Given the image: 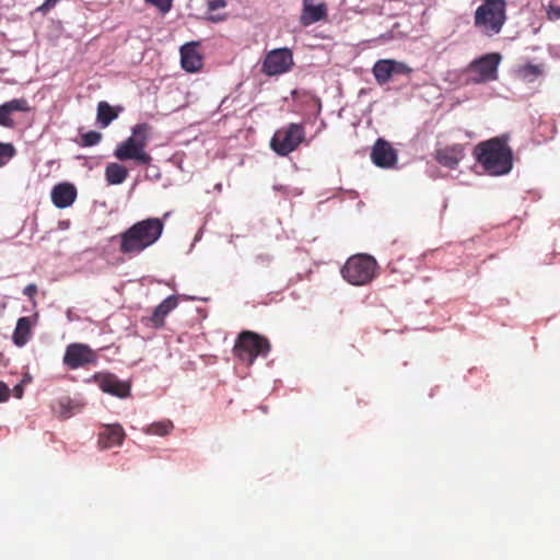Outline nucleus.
Segmentation results:
<instances>
[{"mask_svg":"<svg viewBox=\"0 0 560 560\" xmlns=\"http://www.w3.org/2000/svg\"><path fill=\"white\" fill-rule=\"evenodd\" d=\"M474 155L485 172L491 176H502L513 167V151L509 145V136L502 135L478 143Z\"/></svg>","mask_w":560,"mask_h":560,"instance_id":"f257e3e1","label":"nucleus"},{"mask_svg":"<svg viewBox=\"0 0 560 560\" xmlns=\"http://www.w3.org/2000/svg\"><path fill=\"white\" fill-rule=\"evenodd\" d=\"M164 222L159 218H148L133 223L120 233L119 252L124 255H136L152 246L161 237Z\"/></svg>","mask_w":560,"mask_h":560,"instance_id":"f03ea898","label":"nucleus"},{"mask_svg":"<svg viewBox=\"0 0 560 560\" xmlns=\"http://www.w3.org/2000/svg\"><path fill=\"white\" fill-rule=\"evenodd\" d=\"M152 126L148 122H140L131 128V135L120 142L114 156L118 161H133L138 165L148 166L152 162V156L145 151V148L152 136Z\"/></svg>","mask_w":560,"mask_h":560,"instance_id":"7ed1b4c3","label":"nucleus"},{"mask_svg":"<svg viewBox=\"0 0 560 560\" xmlns=\"http://www.w3.org/2000/svg\"><path fill=\"white\" fill-rule=\"evenodd\" d=\"M505 21V0H483L475 12V26L487 36L499 34Z\"/></svg>","mask_w":560,"mask_h":560,"instance_id":"20e7f679","label":"nucleus"},{"mask_svg":"<svg viewBox=\"0 0 560 560\" xmlns=\"http://www.w3.org/2000/svg\"><path fill=\"white\" fill-rule=\"evenodd\" d=\"M377 269L378 265L373 256L357 254L347 259L341 275L352 285H365L376 277Z\"/></svg>","mask_w":560,"mask_h":560,"instance_id":"39448f33","label":"nucleus"},{"mask_svg":"<svg viewBox=\"0 0 560 560\" xmlns=\"http://www.w3.org/2000/svg\"><path fill=\"white\" fill-rule=\"evenodd\" d=\"M271 345L269 340L250 330L242 331L235 341L233 354L242 362L252 365L257 357H267Z\"/></svg>","mask_w":560,"mask_h":560,"instance_id":"423d86ee","label":"nucleus"},{"mask_svg":"<svg viewBox=\"0 0 560 560\" xmlns=\"http://www.w3.org/2000/svg\"><path fill=\"white\" fill-rule=\"evenodd\" d=\"M304 142L306 145L310 144L308 141H305L304 126L302 124L291 122L275 132L270 140V147L278 155L287 156Z\"/></svg>","mask_w":560,"mask_h":560,"instance_id":"0eeeda50","label":"nucleus"},{"mask_svg":"<svg viewBox=\"0 0 560 560\" xmlns=\"http://www.w3.org/2000/svg\"><path fill=\"white\" fill-rule=\"evenodd\" d=\"M501 62V55L490 52L472 60L467 68L470 74L469 81L474 84H481L498 79V67Z\"/></svg>","mask_w":560,"mask_h":560,"instance_id":"6e6552de","label":"nucleus"},{"mask_svg":"<svg viewBox=\"0 0 560 560\" xmlns=\"http://www.w3.org/2000/svg\"><path fill=\"white\" fill-rule=\"evenodd\" d=\"M294 65L292 50L289 48H276L269 51L262 61L261 72L268 77L280 75L289 72Z\"/></svg>","mask_w":560,"mask_h":560,"instance_id":"1a4fd4ad","label":"nucleus"},{"mask_svg":"<svg viewBox=\"0 0 560 560\" xmlns=\"http://www.w3.org/2000/svg\"><path fill=\"white\" fill-rule=\"evenodd\" d=\"M62 362L70 370L97 363L96 352L86 343L73 342L67 346Z\"/></svg>","mask_w":560,"mask_h":560,"instance_id":"9d476101","label":"nucleus"},{"mask_svg":"<svg viewBox=\"0 0 560 560\" xmlns=\"http://www.w3.org/2000/svg\"><path fill=\"white\" fill-rule=\"evenodd\" d=\"M372 72L375 81L380 85H384L389 82L393 75H409L412 72V69L401 61L394 59H380L374 63Z\"/></svg>","mask_w":560,"mask_h":560,"instance_id":"9b49d317","label":"nucleus"},{"mask_svg":"<svg viewBox=\"0 0 560 560\" xmlns=\"http://www.w3.org/2000/svg\"><path fill=\"white\" fill-rule=\"evenodd\" d=\"M371 160L378 167L390 168L397 164L398 155L388 141L380 138L372 147Z\"/></svg>","mask_w":560,"mask_h":560,"instance_id":"f8f14e48","label":"nucleus"},{"mask_svg":"<svg viewBox=\"0 0 560 560\" xmlns=\"http://www.w3.org/2000/svg\"><path fill=\"white\" fill-rule=\"evenodd\" d=\"M93 380L104 393L119 398L130 395L129 384L120 381L115 374L98 372L93 375Z\"/></svg>","mask_w":560,"mask_h":560,"instance_id":"ddd939ff","label":"nucleus"},{"mask_svg":"<svg viewBox=\"0 0 560 560\" xmlns=\"http://www.w3.org/2000/svg\"><path fill=\"white\" fill-rule=\"evenodd\" d=\"M327 18V5L319 0H302L300 23L310 26Z\"/></svg>","mask_w":560,"mask_h":560,"instance_id":"4468645a","label":"nucleus"},{"mask_svg":"<svg viewBox=\"0 0 560 560\" xmlns=\"http://www.w3.org/2000/svg\"><path fill=\"white\" fill-rule=\"evenodd\" d=\"M180 65L187 72H198L203 65L202 55L199 51V43L191 42L180 47Z\"/></svg>","mask_w":560,"mask_h":560,"instance_id":"2eb2a0df","label":"nucleus"},{"mask_svg":"<svg viewBox=\"0 0 560 560\" xmlns=\"http://www.w3.org/2000/svg\"><path fill=\"white\" fill-rule=\"evenodd\" d=\"M465 156L463 144L446 145L435 151V160L439 164L450 170H455Z\"/></svg>","mask_w":560,"mask_h":560,"instance_id":"dca6fc26","label":"nucleus"},{"mask_svg":"<svg viewBox=\"0 0 560 560\" xmlns=\"http://www.w3.org/2000/svg\"><path fill=\"white\" fill-rule=\"evenodd\" d=\"M126 438L124 428L119 423L104 424L98 433V445L101 448L120 446Z\"/></svg>","mask_w":560,"mask_h":560,"instance_id":"f3484780","label":"nucleus"},{"mask_svg":"<svg viewBox=\"0 0 560 560\" xmlns=\"http://www.w3.org/2000/svg\"><path fill=\"white\" fill-rule=\"evenodd\" d=\"M77 198V188L70 183H60L51 189V201L59 208L65 209L70 207Z\"/></svg>","mask_w":560,"mask_h":560,"instance_id":"a211bd4d","label":"nucleus"},{"mask_svg":"<svg viewBox=\"0 0 560 560\" xmlns=\"http://www.w3.org/2000/svg\"><path fill=\"white\" fill-rule=\"evenodd\" d=\"M30 110L31 107L25 98H14L0 105V126L5 128L14 127V121L11 118V114L13 112L27 113Z\"/></svg>","mask_w":560,"mask_h":560,"instance_id":"6ab92c4d","label":"nucleus"},{"mask_svg":"<svg viewBox=\"0 0 560 560\" xmlns=\"http://www.w3.org/2000/svg\"><path fill=\"white\" fill-rule=\"evenodd\" d=\"M178 299L175 295H170L163 300L153 311L150 322L154 328L164 326L165 317L177 307Z\"/></svg>","mask_w":560,"mask_h":560,"instance_id":"aec40b11","label":"nucleus"},{"mask_svg":"<svg viewBox=\"0 0 560 560\" xmlns=\"http://www.w3.org/2000/svg\"><path fill=\"white\" fill-rule=\"evenodd\" d=\"M31 337V319L30 317H21L18 319L16 327L13 331V342L18 347L24 346Z\"/></svg>","mask_w":560,"mask_h":560,"instance_id":"412c9836","label":"nucleus"},{"mask_svg":"<svg viewBox=\"0 0 560 560\" xmlns=\"http://www.w3.org/2000/svg\"><path fill=\"white\" fill-rule=\"evenodd\" d=\"M118 110L112 107L107 102L101 101L97 104L96 120L102 128H106L118 117Z\"/></svg>","mask_w":560,"mask_h":560,"instance_id":"4be33fe9","label":"nucleus"},{"mask_svg":"<svg viewBox=\"0 0 560 560\" xmlns=\"http://www.w3.org/2000/svg\"><path fill=\"white\" fill-rule=\"evenodd\" d=\"M105 177L108 184L119 185L128 177V170L118 163H109L105 168Z\"/></svg>","mask_w":560,"mask_h":560,"instance_id":"5701e85b","label":"nucleus"},{"mask_svg":"<svg viewBox=\"0 0 560 560\" xmlns=\"http://www.w3.org/2000/svg\"><path fill=\"white\" fill-rule=\"evenodd\" d=\"M174 429V423L170 419L153 422L143 428L142 431L148 435L165 436L168 435Z\"/></svg>","mask_w":560,"mask_h":560,"instance_id":"b1692460","label":"nucleus"},{"mask_svg":"<svg viewBox=\"0 0 560 560\" xmlns=\"http://www.w3.org/2000/svg\"><path fill=\"white\" fill-rule=\"evenodd\" d=\"M518 73L523 79L533 81L542 73V69L540 66L528 63L521 67Z\"/></svg>","mask_w":560,"mask_h":560,"instance_id":"393cba45","label":"nucleus"},{"mask_svg":"<svg viewBox=\"0 0 560 560\" xmlns=\"http://www.w3.org/2000/svg\"><path fill=\"white\" fill-rule=\"evenodd\" d=\"M16 154L12 143L0 142V167L4 166Z\"/></svg>","mask_w":560,"mask_h":560,"instance_id":"a878e982","label":"nucleus"},{"mask_svg":"<svg viewBox=\"0 0 560 560\" xmlns=\"http://www.w3.org/2000/svg\"><path fill=\"white\" fill-rule=\"evenodd\" d=\"M102 133L98 131L91 130L81 135L80 145L81 147H93L101 142Z\"/></svg>","mask_w":560,"mask_h":560,"instance_id":"bb28decb","label":"nucleus"},{"mask_svg":"<svg viewBox=\"0 0 560 560\" xmlns=\"http://www.w3.org/2000/svg\"><path fill=\"white\" fill-rule=\"evenodd\" d=\"M147 2L156 7L163 13L168 12L173 4V0H147Z\"/></svg>","mask_w":560,"mask_h":560,"instance_id":"cd10ccee","label":"nucleus"},{"mask_svg":"<svg viewBox=\"0 0 560 560\" xmlns=\"http://www.w3.org/2000/svg\"><path fill=\"white\" fill-rule=\"evenodd\" d=\"M208 12H214L226 7V0H207Z\"/></svg>","mask_w":560,"mask_h":560,"instance_id":"c85d7f7f","label":"nucleus"},{"mask_svg":"<svg viewBox=\"0 0 560 560\" xmlns=\"http://www.w3.org/2000/svg\"><path fill=\"white\" fill-rule=\"evenodd\" d=\"M547 15L549 20L560 19V7L550 4L547 11Z\"/></svg>","mask_w":560,"mask_h":560,"instance_id":"c756f323","label":"nucleus"},{"mask_svg":"<svg viewBox=\"0 0 560 560\" xmlns=\"http://www.w3.org/2000/svg\"><path fill=\"white\" fill-rule=\"evenodd\" d=\"M24 295H26L30 299H34L37 294V285L34 283L27 284L23 290Z\"/></svg>","mask_w":560,"mask_h":560,"instance_id":"7c9ffc66","label":"nucleus"},{"mask_svg":"<svg viewBox=\"0 0 560 560\" xmlns=\"http://www.w3.org/2000/svg\"><path fill=\"white\" fill-rule=\"evenodd\" d=\"M59 0H45V2L38 7V11L42 13H46L49 11Z\"/></svg>","mask_w":560,"mask_h":560,"instance_id":"2f4dec72","label":"nucleus"},{"mask_svg":"<svg viewBox=\"0 0 560 560\" xmlns=\"http://www.w3.org/2000/svg\"><path fill=\"white\" fill-rule=\"evenodd\" d=\"M9 396V387L4 383L0 382V402L8 400Z\"/></svg>","mask_w":560,"mask_h":560,"instance_id":"473e14b6","label":"nucleus"},{"mask_svg":"<svg viewBox=\"0 0 560 560\" xmlns=\"http://www.w3.org/2000/svg\"><path fill=\"white\" fill-rule=\"evenodd\" d=\"M208 20L211 22H215V23L221 22V21L225 20V14H221V15L220 14H211V15H209Z\"/></svg>","mask_w":560,"mask_h":560,"instance_id":"72a5a7b5","label":"nucleus"},{"mask_svg":"<svg viewBox=\"0 0 560 560\" xmlns=\"http://www.w3.org/2000/svg\"><path fill=\"white\" fill-rule=\"evenodd\" d=\"M14 392H15V396H16L18 398H21V397H22L23 389H22V387H21L20 385H18V386H15V387H14Z\"/></svg>","mask_w":560,"mask_h":560,"instance_id":"f704fd0d","label":"nucleus"}]
</instances>
